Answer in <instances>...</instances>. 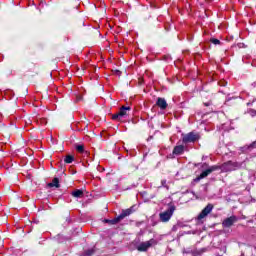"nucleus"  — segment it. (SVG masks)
<instances>
[{"instance_id": "1", "label": "nucleus", "mask_w": 256, "mask_h": 256, "mask_svg": "<svg viewBox=\"0 0 256 256\" xmlns=\"http://www.w3.org/2000/svg\"><path fill=\"white\" fill-rule=\"evenodd\" d=\"M129 106H122L118 113L112 115L114 121H120L121 123H127L129 121Z\"/></svg>"}, {"instance_id": "2", "label": "nucleus", "mask_w": 256, "mask_h": 256, "mask_svg": "<svg viewBox=\"0 0 256 256\" xmlns=\"http://www.w3.org/2000/svg\"><path fill=\"white\" fill-rule=\"evenodd\" d=\"M243 167V162H233V161H228L219 166V169L223 171L224 173L231 172V171H237V169H241Z\"/></svg>"}, {"instance_id": "3", "label": "nucleus", "mask_w": 256, "mask_h": 256, "mask_svg": "<svg viewBox=\"0 0 256 256\" xmlns=\"http://www.w3.org/2000/svg\"><path fill=\"white\" fill-rule=\"evenodd\" d=\"M126 217H129V209L123 210L122 213L114 219H105L104 223L108 225H123V221H125Z\"/></svg>"}, {"instance_id": "4", "label": "nucleus", "mask_w": 256, "mask_h": 256, "mask_svg": "<svg viewBox=\"0 0 256 256\" xmlns=\"http://www.w3.org/2000/svg\"><path fill=\"white\" fill-rule=\"evenodd\" d=\"M175 209H176L175 205L169 204L168 209L159 214L160 221H162V223H167L171 219V217H173V213H175Z\"/></svg>"}, {"instance_id": "5", "label": "nucleus", "mask_w": 256, "mask_h": 256, "mask_svg": "<svg viewBox=\"0 0 256 256\" xmlns=\"http://www.w3.org/2000/svg\"><path fill=\"white\" fill-rule=\"evenodd\" d=\"M195 141H199V134L195 132H189L188 134H182V142L187 143H195Z\"/></svg>"}, {"instance_id": "6", "label": "nucleus", "mask_w": 256, "mask_h": 256, "mask_svg": "<svg viewBox=\"0 0 256 256\" xmlns=\"http://www.w3.org/2000/svg\"><path fill=\"white\" fill-rule=\"evenodd\" d=\"M156 243L157 241H155V239H150L149 241L141 242L140 244H138L136 249L138 251L145 252L148 251L150 247H153V245H155Z\"/></svg>"}, {"instance_id": "7", "label": "nucleus", "mask_w": 256, "mask_h": 256, "mask_svg": "<svg viewBox=\"0 0 256 256\" xmlns=\"http://www.w3.org/2000/svg\"><path fill=\"white\" fill-rule=\"evenodd\" d=\"M215 208V206L213 204H207V206L200 212V214L198 215L197 219L198 221H202V219H205V217H207V215H209L213 209Z\"/></svg>"}, {"instance_id": "8", "label": "nucleus", "mask_w": 256, "mask_h": 256, "mask_svg": "<svg viewBox=\"0 0 256 256\" xmlns=\"http://www.w3.org/2000/svg\"><path fill=\"white\" fill-rule=\"evenodd\" d=\"M237 221H238L237 216H230L223 220L222 226L226 228L233 227V224L237 223Z\"/></svg>"}, {"instance_id": "9", "label": "nucleus", "mask_w": 256, "mask_h": 256, "mask_svg": "<svg viewBox=\"0 0 256 256\" xmlns=\"http://www.w3.org/2000/svg\"><path fill=\"white\" fill-rule=\"evenodd\" d=\"M213 171H219V166H217V165L210 166L208 169H206L205 171H203L200 174V179H205V177L211 175V173H213Z\"/></svg>"}, {"instance_id": "10", "label": "nucleus", "mask_w": 256, "mask_h": 256, "mask_svg": "<svg viewBox=\"0 0 256 256\" xmlns=\"http://www.w3.org/2000/svg\"><path fill=\"white\" fill-rule=\"evenodd\" d=\"M156 105L157 107H159L162 110L167 109V101L165 100V98H158L156 101Z\"/></svg>"}, {"instance_id": "11", "label": "nucleus", "mask_w": 256, "mask_h": 256, "mask_svg": "<svg viewBox=\"0 0 256 256\" xmlns=\"http://www.w3.org/2000/svg\"><path fill=\"white\" fill-rule=\"evenodd\" d=\"M252 149H256V141L252 142L249 145L243 146L241 148L242 153H248V151H252Z\"/></svg>"}, {"instance_id": "12", "label": "nucleus", "mask_w": 256, "mask_h": 256, "mask_svg": "<svg viewBox=\"0 0 256 256\" xmlns=\"http://www.w3.org/2000/svg\"><path fill=\"white\" fill-rule=\"evenodd\" d=\"M185 151V146L179 145L176 146L173 150L174 155H181Z\"/></svg>"}, {"instance_id": "13", "label": "nucleus", "mask_w": 256, "mask_h": 256, "mask_svg": "<svg viewBox=\"0 0 256 256\" xmlns=\"http://www.w3.org/2000/svg\"><path fill=\"white\" fill-rule=\"evenodd\" d=\"M48 187H56V189H59V187H61L59 184V178H54L52 182L48 183Z\"/></svg>"}, {"instance_id": "14", "label": "nucleus", "mask_w": 256, "mask_h": 256, "mask_svg": "<svg viewBox=\"0 0 256 256\" xmlns=\"http://www.w3.org/2000/svg\"><path fill=\"white\" fill-rule=\"evenodd\" d=\"M93 253H95V249H88L85 252H83L82 256H93Z\"/></svg>"}, {"instance_id": "15", "label": "nucleus", "mask_w": 256, "mask_h": 256, "mask_svg": "<svg viewBox=\"0 0 256 256\" xmlns=\"http://www.w3.org/2000/svg\"><path fill=\"white\" fill-rule=\"evenodd\" d=\"M76 151H78V153H85V146L77 145L76 146Z\"/></svg>"}, {"instance_id": "16", "label": "nucleus", "mask_w": 256, "mask_h": 256, "mask_svg": "<svg viewBox=\"0 0 256 256\" xmlns=\"http://www.w3.org/2000/svg\"><path fill=\"white\" fill-rule=\"evenodd\" d=\"M73 197H82L83 196V192L81 190H76L74 192H72Z\"/></svg>"}, {"instance_id": "17", "label": "nucleus", "mask_w": 256, "mask_h": 256, "mask_svg": "<svg viewBox=\"0 0 256 256\" xmlns=\"http://www.w3.org/2000/svg\"><path fill=\"white\" fill-rule=\"evenodd\" d=\"M74 157L73 156H71V155H68V156H66V158L64 159V161H65V163H71L72 161H74Z\"/></svg>"}, {"instance_id": "18", "label": "nucleus", "mask_w": 256, "mask_h": 256, "mask_svg": "<svg viewBox=\"0 0 256 256\" xmlns=\"http://www.w3.org/2000/svg\"><path fill=\"white\" fill-rule=\"evenodd\" d=\"M210 41L213 45H221V41L217 38H211Z\"/></svg>"}, {"instance_id": "19", "label": "nucleus", "mask_w": 256, "mask_h": 256, "mask_svg": "<svg viewBox=\"0 0 256 256\" xmlns=\"http://www.w3.org/2000/svg\"><path fill=\"white\" fill-rule=\"evenodd\" d=\"M137 209H139V205H133L130 209H129V213H135V211H137Z\"/></svg>"}, {"instance_id": "20", "label": "nucleus", "mask_w": 256, "mask_h": 256, "mask_svg": "<svg viewBox=\"0 0 256 256\" xmlns=\"http://www.w3.org/2000/svg\"><path fill=\"white\" fill-rule=\"evenodd\" d=\"M201 179H202L201 176H198V177H196V178L194 179V182H195V183H199V181H200Z\"/></svg>"}, {"instance_id": "21", "label": "nucleus", "mask_w": 256, "mask_h": 256, "mask_svg": "<svg viewBox=\"0 0 256 256\" xmlns=\"http://www.w3.org/2000/svg\"><path fill=\"white\" fill-rule=\"evenodd\" d=\"M250 113H251L252 117H255V115H256V110H251Z\"/></svg>"}, {"instance_id": "22", "label": "nucleus", "mask_w": 256, "mask_h": 256, "mask_svg": "<svg viewBox=\"0 0 256 256\" xmlns=\"http://www.w3.org/2000/svg\"><path fill=\"white\" fill-rule=\"evenodd\" d=\"M225 85H227V82H220L221 87H225Z\"/></svg>"}, {"instance_id": "23", "label": "nucleus", "mask_w": 256, "mask_h": 256, "mask_svg": "<svg viewBox=\"0 0 256 256\" xmlns=\"http://www.w3.org/2000/svg\"><path fill=\"white\" fill-rule=\"evenodd\" d=\"M161 183H162V187H165L167 181L166 180H162Z\"/></svg>"}, {"instance_id": "24", "label": "nucleus", "mask_w": 256, "mask_h": 256, "mask_svg": "<svg viewBox=\"0 0 256 256\" xmlns=\"http://www.w3.org/2000/svg\"><path fill=\"white\" fill-rule=\"evenodd\" d=\"M252 86L256 87V82H253V83H252Z\"/></svg>"}, {"instance_id": "25", "label": "nucleus", "mask_w": 256, "mask_h": 256, "mask_svg": "<svg viewBox=\"0 0 256 256\" xmlns=\"http://www.w3.org/2000/svg\"><path fill=\"white\" fill-rule=\"evenodd\" d=\"M208 3H211V1H213V0H206Z\"/></svg>"}, {"instance_id": "26", "label": "nucleus", "mask_w": 256, "mask_h": 256, "mask_svg": "<svg viewBox=\"0 0 256 256\" xmlns=\"http://www.w3.org/2000/svg\"><path fill=\"white\" fill-rule=\"evenodd\" d=\"M206 107H209V103H205Z\"/></svg>"}, {"instance_id": "27", "label": "nucleus", "mask_w": 256, "mask_h": 256, "mask_svg": "<svg viewBox=\"0 0 256 256\" xmlns=\"http://www.w3.org/2000/svg\"><path fill=\"white\" fill-rule=\"evenodd\" d=\"M121 72L117 71V74L120 75Z\"/></svg>"}, {"instance_id": "28", "label": "nucleus", "mask_w": 256, "mask_h": 256, "mask_svg": "<svg viewBox=\"0 0 256 256\" xmlns=\"http://www.w3.org/2000/svg\"><path fill=\"white\" fill-rule=\"evenodd\" d=\"M125 225H127V221L125 222Z\"/></svg>"}]
</instances>
